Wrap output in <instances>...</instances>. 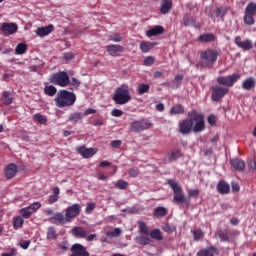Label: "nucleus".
Returning a JSON list of instances; mask_svg holds the SVG:
<instances>
[{
    "mask_svg": "<svg viewBox=\"0 0 256 256\" xmlns=\"http://www.w3.org/2000/svg\"><path fill=\"white\" fill-rule=\"evenodd\" d=\"M54 101L56 107H71L72 105H75V101H77V96H75V93L73 92H69L67 90H60L57 93Z\"/></svg>",
    "mask_w": 256,
    "mask_h": 256,
    "instance_id": "obj_1",
    "label": "nucleus"
},
{
    "mask_svg": "<svg viewBox=\"0 0 256 256\" xmlns=\"http://www.w3.org/2000/svg\"><path fill=\"white\" fill-rule=\"evenodd\" d=\"M113 101L116 105H125L131 101V94L129 93V87L127 85H122L116 88L113 95Z\"/></svg>",
    "mask_w": 256,
    "mask_h": 256,
    "instance_id": "obj_2",
    "label": "nucleus"
},
{
    "mask_svg": "<svg viewBox=\"0 0 256 256\" xmlns=\"http://www.w3.org/2000/svg\"><path fill=\"white\" fill-rule=\"evenodd\" d=\"M190 121H192V131L194 133H201L205 131V116L197 111L193 110L188 114Z\"/></svg>",
    "mask_w": 256,
    "mask_h": 256,
    "instance_id": "obj_3",
    "label": "nucleus"
},
{
    "mask_svg": "<svg viewBox=\"0 0 256 256\" xmlns=\"http://www.w3.org/2000/svg\"><path fill=\"white\" fill-rule=\"evenodd\" d=\"M50 83L53 85H59V87H67L71 80H69V74L65 71L54 73L49 78Z\"/></svg>",
    "mask_w": 256,
    "mask_h": 256,
    "instance_id": "obj_4",
    "label": "nucleus"
},
{
    "mask_svg": "<svg viewBox=\"0 0 256 256\" xmlns=\"http://www.w3.org/2000/svg\"><path fill=\"white\" fill-rule=\"evenodd\" d=\"M168 185H170L171 189L174 191V201L175 203H189V201L183 195V190L181 189V185L177 183L175 180H168Z\"/></svg>",
    "mask_w": 256,
    "mask_h": 256,
    "instance_id": "obj_5",
    "label": "nucleus"
},
{
    "mask_svg": "<svg viewBox=\"0 0 256 256\" xmlns=\"http://www.w3.org/2000/svg\"><path fill=\"white\" fill-rule=\"evenodd\" d=\"M218 55L219 53L217 52V50L208 49L202 52L201 59L203 65H205L206 67H213L214 63L217 61Z\"/></svg>",
    "mask_w": 256,
    "mask_h": 256,
    "instance_id": "obj_6",
    "label": "nucleus"
},
{
    "mask_svg": "<svg viewBox=\"0 0 256 256\" xmlns=\"http://www.w3.org/2000/svg\"><path fill=\"white\" fill-rule=\"evenodd\" d=\"M256 3L250 2L245 8L244 23L245 25H255Z\"/></svg>",
    "mask_w": 256,
    "mask_h": 256,
    "instance_id": "obj_7",
    "label": "nucleus"
},
{
    "mask_svg": "<svg viewBox=\"0 0 256 256\" xmlns=\"http://www.w3.org/2000/svg\"><path fill=\"white\" fill-rule=\"evenodd\" d=\"M151 127H153V124L145 120L133 121L130 123V131H132V133H141V131L151 129Z\"/></svg>",
    "mask_w": 256,
    "mask_h": 256,
    "instance_id": "obj_8",
    "label": "nucleus"
},
{
    "mask_svg": "<svg viewBox=\"0 0 256 256\" xmlns=\"http://www.w3.org/2000/svg\"><path fill=\"white\" fill-rule=\"evenodd\" d=\"M81 213V205L73 204L66 209L65 217L66 221L71 222V219H75Z\"/></svg>",
    "mask_w": 256,
    "mask_h": 256,
    "instance_id": "obj_9",
    "label": "nucleus"
},
{
    "mask_svg": "<svg viewBox=\"0 0 256 256\" xmlns=\"http://www.w3.org/2000/svg\"><path fill=\"white\" fill-rule=\"evenodd\" d=\"M238 74H233L230 76H223L217 78V83L219 85H225V87H233V85L236 83V81L239 79Z\"/></svg>",
    "mask_w": 256,
    "mask_h": 256,
    "instance_id": "obj_10",
    "label": "nucleus"
},
{
    "mask_svg": "<svg viewBox=\"0 0 256 256\" xmlns=\"http://www.w3.org/2000/svg\"><path fill=\"white\" fill-rule=\"evenodd\" d=\"M212 91H213V94H212L213 101H219L229 93L228 88L217 86V85L212 87Z\"/></svg>",
    "mask_w": 256,
    "mask_h": 256,
    "instance_id": "obj_11",
    "label": "nucleus"
},
{
    "mask_svg": "<svg viewBox=\"0 0 256 256\" xmlns=\"http://www.w3.org/2000/svg\"><path fill=\"white\" fill-rule=\"evenodd\" d=\"M180 133L182 135H189L193 131V121L190 119H185L179 123Z\"/></svg>",
    "mask_w": 256,
    "mask_h": 256,
    "instance_id": "obj_12",
    "label": "nucleus"
},
{
    "mask_svg": "<svg viewBox=\"0 0 256 256\" xmlns=\"http://www.w3.org/2000/svg\"><path fill=\"white\" fill-rule=\"evenodd\" d=\"M71 253L70 256H89V252H87V249L81 244L72 245Z\"/></svg>",
    "mask_w": 256,
    "mask_h": 256,
    "instance_id": "obj_13",
    "label": "nucleus"
},
{
    "mask_svg": "<svg viewBox=\"0 0 256 256\" xmlns=\"http://www.w3.org/2000/svg\"><path fill=\"white\" fill-rule=\"evenodd\" d=\"M18 26L15 23H3L1 25V31L4 35H13V33H17Z\"/></svg>",
    "mask_w": 256,
    "mask_h": 256,
    "instance_id": "obj_14",
    "label": "nucleus"
},
{
    "mask_svg": "<svg viewBox=\"0 0 256 256\" xmlns=\"http://www.w3.org/2000/svg\"><path fill=\"white\" fill-rule=\"evenodd\" d=\"M78 153L84 157V159H89L93 157L97 153V149L95 148H87L85 146H81L77 148Z\"/></svg>",
    "mask_w": 256,
    "mask_h": 256,
    "instance_id": "obj_15",
    "label": "nucleus"
},
{
    "mask_svg": "<svg viewBox=\"0 0 256 256\" xmlns=\"http://www.w3.org/2000/svg\"><path fill=\"white\" fill-rule=\"evenodd\" d=\"M106 51L111 55V57H119L123 53V46L111 44L108 45Z\"/></svg>",
    "mask_w": 256,
    "mask_h": 256,
    "instance_id": "obj_16",
    "label": "nucleus"
},
{
    "mask_svg": "<svg viewBox=\"0 0 256 256\" xmlns=\"http://www.w3.org/2000/svg\"><path fill=\"white\" fill-rule=\"evenodd\" d=\"M50 223H53L54 225H57L60 223V225H65V223H69V220H67V216H64L63 213H56L53 215V217L49 218Z\"/></svg>",
    "mask_w": 256,
    "mask_h": 256,
    "instance_id": "obj_17",
    "label": "nucleus"
},
{
    "mask_svg": "<svg viewBox=\"0 0 256 256\" xmlns=\"http://www.w3.org/2000/svg\"><path fill=\"white\" fill-rule=\"evenodd\" d=\"M235 43L240 47V49H243L244 51H249V49H253V42L251 40H241V36H237L235 38Z\"/></svg>",
    "mask_w": 256,
    "mask_h": 256,
    "instance_id": "obj_18",
    "label": "nucleus"
},
{
    "mask_svg": "<svg viewBox=\"0 0 256 256\" xmlns=\"http://www.w3.org/2000/svg\"><path fill=\"white\" fill-rule=\"evenodd\" d=\"M71 234L77 239H85V237H87V231H85V228L81 226H75L72 228Z\"/></svg>",
    "mask_w": 256,
    "mask_h": 256,
    "instance_id": "obj_19",
    "label": "nucleus"
},
{
    "mask_svg": "<svg viewBox=\"0 0 256 256\" xmlns=\"http://www.w3.org/2000/svg\"><path fill=\"white\" fill-rule=\"evenodd\" d=\"M4 175L6 179H13L17 175V165L13 163L8 164L5 168Z\"/></svg>",
    "mask_w": 256,
    "mask_h": 256,
    "instance_id": "obj_20",
    "label": "nucleus"
},
{
    "mask_svg": "<svg viewBox=\"0 0 256 256\" xmlns=\"http://www.w3.org/2000/svg\"><path fill=\"white\" fill-rule=\"evenodd\" d=\"M215 255H219V249H217V247L215 246L202 249L197 253V256H215Z\"/></svg>",
    "mask_w": 256,
    "mask_h": 256,
    "instance_id": "obj_21",
    "label": "nucleus"
},
{
    "mask_svg": "<svg viewBox=\"0 0 256 256\" xmlns=\"http://www.w3.org/2000/svg\"><path fill=\"white\" fill-rule=\"evenodd\" d=\"M230 165L235 169V171H245V161L239 158L231 159Z\"/></svg>",
    "mask_w": 256,
    "mask_h": 256,
    "instance_id": "obj_22",
    "label": "nucleus"
},
{
    "mask_svg": "<svg viewBox=\"0 0 256 256\" xmlns=\"http://www.w3.org/2000/svg\"><path fill=\"white\" fill-rule=\"evenodd\" d=\"M134 241L137 243V245H142L145 247L151 243V238L147 234H140L134 238Z\"/></svg>",
    "mask_w": 256,
    "mask_h": 256,
    "instance_id": "obj_23",
    "label": "nucleus"
},
{
    "mask_svg": "<svg viewBox=\"0 0 256 256\" xmlns=\"http://www.w3.org/2000/svg\"><path fill=\"white\" fill-rule=\"evenodd\" d=\"M173 9V1L171 0H162L160 11L163 15H167Z\"/></svg>",
    "mask_w": 256,
    "mask_h": 256,
    "instance_id": "obj_24",
    "label": "nucleus"
},
{
    "mask_svg": "<svg viewBox=\"0 0 256 256\" xmlns=\"http://www.w3.org/2000/svg\"><path fill=\"white\" fill-rule=\"evenodd\" d=\"M53 31V25H48L46 27H40L38 28L35 33L38 35V37H47L49 33H52Z\"/></svg>",
    "mask_w": 256,
    "mask_h": 256,
    "instance_id": "obj_25",
    "label": "nucleus"
},
{
    "mask_svg": "<svg viewBox=\"0 0 256 256\" xmlns=\"http://www.w3.org/2000/svg\"><path fill=\"white\" fill-rule=\"evenodd\" d=\"M229 8L227 6H219L214 10V15L217 18L223 19L227 15Z\"/></svg>",
    "mask_w": 256,
    "mask_h": 256,
    "instance_id": "obj_26",
    "label": "nucleus"
},
{
    "mask_svg": "<svg viewBox=\"0 0 256 256\" xmlns=\"http://www.w3.org/2000/svg\"><path fill=\"white\" fill-rule=\"evenodd\" d=\"M13 99V93H11L10 91L3 92L1 101L2 103H4V105H11V103H13Z\"/></svg>",
    "mask_w": 256,
    "mask_h": 256,
    "instance_id": "obj_27",
    "label": "nucleus"
},
{
    "mask_svg": "<svg viewBox=\"0 0 256 256\" xmlns=\"http://www.w3.org/2000/svg\"><path fill=\"white\" fill-rule=\"evenodd\" d=\"M157 45V43H152V42H146L143 41L140 43V49L142 53H149L154 47Z\"/></svg>",
    "mask_w": 256,
    "mask_h": 256,
    "instance_id": "obj_28",
    "label": "nucleus"
},
{
    "mask_svg": "<svg viewBox=\"0 0 256 256\" xmlns=\"http://www.w3.org/2000/svg\"><path fill=\"white\" fill-rule=\"evenodd\" d=\"M230 189V186L225 181H220L217 185V190L221 193V195H227Z\"/></svg>",
    "mask_w": 256,
    "mask_h": 256,
    "instance_id": "obj_29",
    "label": "nucleus"
},
{
    "mask_svg": "<svg viewBox=\"0 0 256 256\" xmlns=\"http://www.w3.org/2000/svg\"><path fill=\"white\" fill-rule=\"evenodd\" d=\"M164 29L162 26H155L154 28L150 29L146 32L147 37H155V35H161Z\"/></svg>",
    "mask_w": 256,
    "mask_h": 256,
    "instance_id": "obj_30",
    "label": "nucleus"
},
{
    "mask_svg": "<svg viewBox=\"0 0 256 256\" xmlns=\"http://www.w3.org/2000/svg\"><path fill=\"white\" fill-rule=\"evenodd\" d=\"M255 85H256L255 79L254 78H248L243 82L242 87L246 91H251V89H254Z\"/></svg>",
    "mask_w": 256,
    "mask_h": 256,
    "instance_id": "obj_31",
    "label": "nucleus"
},
{
    "mask_svg": "<svg viewBox=\"0 0 256 256\" xmlns=\"http://www.w3.org/2000/svg\"><path fill=\"white\" fill-rule=\"evenodd\" d=\"M167 213H168L167 208H165L163 206H159L154 209L153 216L154 217H165V215H167Z\"/></svg>",
    "mask_w": 256,
    "mask_h": 256,
    "instance_id": "obj_32",
    "label": "nucleus"
},
{
    "mask_svg": "<svg viewBox=\"0 0 256 256\" xmlns=\"http://www.w3.org/2000/svg\"><path fill=\"white\" fill-rule=\"evenodd\" d=\"M83 117H85V114H83L82 112H75L70 114L68 119L69 121H71V123H77L78 121H81Z\"/></svg>",
    "mask_w": 256,
    "mask_h": 256,
    "instance_id": "obj_33",
    "label": "nucleus"
},
{
    "mask_svg": "<svg viewBox=\"0 0 256 256\" xmlns=\"http://www.w3.org/2000/svg\"><path fill=\"white\" fill-rule=\"evenodd\" d=\"M149 89H151L149 84L142 83L137 86V93L138 95H145V93H149Z\"/></svg>",
    "mask_w": 256,
    "mask_h": 256,
    "instance_id": "obj_34",
    "label": "nucleus"
},
{
    "mask_svg": "<svg viewBox=\"0 0 256 256\" xmlns=\"http://www.w3.org/2000/svg\"><path fill=\"white\" fill-rule=\"evenodd\" d=\"M199 40L203 41L204 43H211L215 41V35L211 33L202 34L199 36Z\"/></svg>",
    "mask_w": 256,
    "mask_h": 256,
    "instance_id": "obj_35",
    "label": "nucleus"
},
{
    "mask_svg": "<svg viewBox=\"0 0 256 256\" xmlns=\"http://www.w3.org/2000/svg\"><path fill=\"white\" fill-rule=\"evenodd\" d=\"M151 239H155L156 241H163V235L161 234V230L153 229L149 232Z\"/></svg>",
    "mask_w": 256,
    "mask_h": 256,
    "instance_id": "obj_36",
    "label": "nucleus"
},
{
    "mask_svg": "<svg viewBox=\"0 0 256 256\" xmlns=\"http://www.w3.org/2000/svg\"><path fill=\"white\" fill-rule=\"evenodd\" d=\"M182 113H185V108L181 104L175 105L170 110L171 115H181Z\"/></svg>",
    "mask_w": 256,
    "mask_h": 256,
    "instance_id": "obj_37",
    "label": "nucleus"
},
{
    "mask_svg": "<svg viewBox=\"0 0 256 256\" xmlns=\"http://www.w3.org/2000/svg\"><path fill=\"white\" fill-rule=\"evenodd\" d=\"M216 235L219 237L220 241H229V232L227 230H217Z\"/></svg>",
    "mask_w": 256,
    "mask_h": 256,
    "instance_id": "obj_38",
    "label": "nucleus"
},
{
    "mask_svg": "<svg viewBox=\"0 0 256 256\" xmlns=\"http://www.w3.org/2000/svg\"><path fill=\"white\" fill-rule=\"evenodd\" d=\"M138 227L139 235H149V228H147V224L144 221H139Z\"/></svg>",
    "mask_w": 256,
    "mask_h": 256,
    "instance_id": "obj_39",
    "label": "nucleus"
},
{
    "mask_svg": "<svg viewBox=\"0 0 256 256\" xmlns=\"http://www.w3.org/2000/svg\"><path fill=\"white\" fill-rule=\"evenodd\" d=\"M44 93H45V95H48L49 97H53L57 93V88H55V86H53V85L46 86L44 88Z\"/></svg>",
    "mask_w": 256,
    "mask_h": 256,
    "instance_id": "obj_40",
    "label": "nucleus"
},
{
    "mask_svg": "<svg viewBox=\"0 0 256 256\" xmlns=\"http://www.w3.org/2000/svg\"><path fill=\"white\" fill-rule=\"evenodd\" d=\"M27 51V44L20 43L16 46L15 54L16 55H23Z\"/></svg>",
    "mask_w": 256,
    "mask_h": 256,
    "instance_id": "obj_41",
    "label": "nucleus"
},
{
    "mask_svg": "<svg viewBox=\"0 0 256 256\" xmlns=\"http://www.w3.org/2000/svg\"><path fill=\"white\" fill-rule=\"evenodd\" d=\"M192 233L194 235V241H201V239L205 237V232H203L201 229L194 230Z\"/></svg>",
    "mask_w": 256,
    "mask_h": 256,
    "instance_id": "obj_42",
    "label": "nucleus"
},
{
    "mask_svg": "<svg viewBox=\"0 0 256 256\" xmlns=\"http://www.w3.org/2000/svg\"><path fill=\"white\" fill-rule=\"evenodd\" d=\"M162 230H164L165 233L168 234L175 233V231H177V226L171 224H164L162 226Z\"/></svg>",
    "mask_w": 256,
    "mask_h": 256,
    "instance_id": "obj_43",
    "label": "nucleus"
},
{
    "mask_svg": "<svg viewBox=\"0 0 256 256\" xmlns=\"http://www.w3.org/2000/svg\"><path fill=\"white\" fill-rule=\"evenodd\" d=\"M122 233L121 228H115L113 231H107L106 236L113 238V237H119Z\"/></svg>",
    "mask_w": 256,
    "mask_h": 256,
    "instance_id": "obj_44",
    "label": "nucleus"
},
{
    "mask_svg": "<svg viewBox=\"0 0 256 256\" xmlns=\"http://www.w3.org/2000/svg\"><path fill=\"white\" fill-rule=\"evenodd\" d=\"M33 119H34V121H37L41 125H45V123H47V118L45 116H43V114H35L33 116Z\"/></svg>",
    "mask_w": 256,
    "mask_h": 256,
    "instance_id": "obj_45",
    "label": "nucleus"
},
{
    "mask_svg": "<svg viewBox=\"0 0 256 256\" xmlns=\"http://www.w3.org/2000/svg\"><path fill=\"white\" fill-rule=\"evenodd\" d=\"M23 223H25V221L23 220L22 217L14 218V221H13L14 229H19V228L23 227Z\"/></svg>",
    "mask_w": 256,
    "mask_h": 256,
    "instance_id": "obj_46",
    "label": "nucleus"
},
{
    "mask_svg": "<svg viewBox=\"0 0 256 256\" xmlns=\"http://www.w3.org/2000/svg\"><path fill=\"white\" fill-rule=\"evenodd\" d=\"M27 207L32 213H37L41 209V202H34Z\"/></svg>",
    "mask_w": 256,
    "mask_h": 256,
    "instance_id": "obj_47",
    "label": "nucleus"
},
{
    "mask_svg": "<svg viewBox=\"0 0 256 256\" xmlns=\"http://www.w3.org/2000/svg\"><path fill=\"white\" fill-rule=\"evenodd\" d=\"M47 238L48 239H57V230H55V227L48 228Z\"/></svg>",
    "mask_w": 256,
    "mask_h": 256,
    "instance_id": "obj_48",
    "label": "nucleus"
},
{
    "mask_svg": "<svg viewBox=\"0 0 256 256\" xmlns=\"http://www.w3.org/2000/svg\"><path fill=\"white\" fill-rule=\"evenodd\" d=\"M20 213L24 219H29V217H31V215L33 214L28 207L22 208L20 210Z\"/></svg>",
    "mask_w": 256,
    "mask_h": 256,
    "instance_id": "obj_49",
    "label": "nucleus"
},
{
    "mask_svg": "<svg viewBox=\"0 0 256 256\" xmlns=\"http://www.w3.org/2000/svg\"><path fill=\"white\" fill-rule=\"evenodd\" d=\"M108 39L109 41H114V43H120V41H122L123 38L119 34H112L109 36Z\"/></svg>",
    "mask_w": 256,
    "mask_h": 256,
    "instance_id": "obj_50",
    "label": "nucleus"
},
{
    "mask_svg": "<svg viewBox=\"0 0 256 256\" xmlns=\"http://www.w3.org/2000/svg\"><path fill=\"white\" fill-rule=\"evenodd\" d=\"M193 21H194L193 17L189 15H186L183 19V23L185 27H189V25H193Z\"/></svg>",
    "mask_w": 256,
    "mask_h": 256,
    "instance_id": "obj_51",
    "label": "nucleus"
},
{
    "mask_svg": "<svg viewBox=\"0 0 256 256\" xmlns=\"http://www.w3.org/2000/svg\"><path fill=\"white\" fill-rule=\"evenodd\" d=\"M69 83L70 85H72V87H74V89H79V87L81 86V81H79L75 77H73Z\"/></svg>",
    "mask_w": 256,
    "mask_h": 256,
    "instance_id": "obj_52",
    "label": "nucleus"
},
{
    "mask_svg": "<svg viewBox=\"0 0 256 256\" xmlns=\"http://www.w3.org/2000/svg\"><path fill=\"white\" fill-rule=\"evenodd\" d=\"M153 63H155V58H153V56H148L144 59V65L147 67L153 65Z\"/></svg>",
    "mask_w": 256,
    "mask_h": 256,
    "instance_id": "obj_53",
    "label": "nucleus"
},
{
    "mask_svg": "<svg viewBox=\"0 0 256 256\" xmlns=\"http://www.w3.org/2000/svg\"><path fill=\"white\" fill-rule=\"evenodd\" d=\"M179 157H181V152L179 151H174L171 153V155L169 156V161H175L176 159H179Z\"/></svg>",
    "mask_w": 256,
    "mask_h": 256,
    "instance_id": "obj_54",
    "label": "nucleus"
},
{
    "mask_svg": "<svg viewBox=\"0 0 256 256\" xmlns=\"http://www.w3.org/2000/svg\"><path fill=\"white\" fill-rule=\"evenodd\" d=\"M188 195L189 197H193L194 199H197V197H199V190L198 189L188 190Z\"/></svg>",
    "mask_w": 256,
    "mask_h": 256,
    "instance_id": "obj_55",
    "label": "nucleus"
},
{
    "mask_svg": "<svg viewBox=\"0 0 256 256\" xmlns=\"http://www.w3.org/2000/svg\"><path fill=\"white\" fill-rule=\"evenodd\" d=\"M116 188L121 190L127 189V182L123 180L118 181L116 184Z\"/></svg>",
    "mask_w": 256,
    "mask_h": 256,
    "instance_id": "obj_56",
    "label": "nucleus"
},
{
    "mask_svg": "<svg viewBox=\"0 0 256 256\" xmlns=\"http://www.w3.org/2000/svg\"><path fill=\"white\" fill-rule=\"evenodd\" d=\"M183 79V74H178L174 78V83H176V89L181 85V80Z\"/></svg>",
    "mask_w": 256,
    "mask_h": 256,
    "instance_id": "obj_57",
    "label": "nucleus"
},
{
    "mask_svg": "<svg viewBox=\"0 0 256 256\" xmlns=\"http://www.w3.org/2000/svg\"><path fill=\"white\" fill-rule=\"evenodd\" d=\"M94 113H97V110L93 108H88L84 112H82V115H84V117H87V115H93Z\"/></svg>",
    "mask_w": 256,
    "mask_h": 256,
    "instance_id": "obj_58",
    "label": "nucleus"
},
{
    "mask_svg": "<svg viewBox=\"0 0 256 256\" xmlns=\"http://www.w3.org/2000/svg\"><path fill=\"white\" fill-rule=\"evenodd\" d=\"M207 121L209 123V125H215L217 123V118L215 117V115H210L207 118Z\"/></svg>",
    "mask_w": 256,
    "mask_h": 256,
    "instance_id": "obj_59",
    "label": "nucleus"
},
{
    "mask_svg": "<svg viewBox=\"0 0 256 256\" xmlns=\"http://www.w3.org/2000/svg\"><path fill=\"white\" fill-rule=\"evenodd\" d=\"M111 115L112 117H121V115H123V112L120 109H113Z\"/></svg>",
    "mask_w": 256,
    "mask_h": 256,
    "instance_id": "obj_60",
    "label": "nucleus"
},
{
    "mask_svg": "<svg viewBox=\"0 0 256 256\" xmlns=\"http://www.w3.org/2000/svg\"><path fill=\"white\" fill-rule=\"evenodd\" d=\"M128 173L130 177H137L139 175V169L131 168Z\"/></svg>",
    "mask_w": 256,
    "mask_h": 256,
    "instance_id": "obj_61",
    "label": "nucleus"
},
{
    "mask_svg": "<svg viewBox=\"0 0 256 256\" xmlns=\"http://www.w3.org/2000/svg\"><path fill=\"white\" fill-rule=\"evenodd\" d=\"M121 140H114L111 142V147H113V149H119V147H121Z\"/></svg>",
    "mask_w": 256,
    "mask_h": 256,
    "instance_id": "obj_62",
    "label": "nucleus"
},
{
    "mask_svg": "<svg viewBox=\"0 0 256 256\" xmlns=\"http://www.w3.org/2000/svg\"><path fill=\"white\" fill-rule=\"evenodd\" d=\"M93 209H95V203H88L86 206V213H91V211H93Z\"/></svg>",
    "mask_w": 256,
    "mask_h": 256,
    "instance_id": "obj_63",
    "label": "nucleus"
},
{
    "mask_svg": "<svg viewBox=\"0 0 256 256\" xmlns=\"http://www.w3.org/2000/svg\"><path fill=\"white\" fill-rule=\"evenodd\" d=\"M248 167H250V169H253V171H255V169H256V160L255 159L250 160V162L248 164Z\"/></svg>",
    "mask_w": 256,
    "mask_h": 256,
    "instance_id": "obj_64",
    "label": "nucleus"
}]
</instances>
